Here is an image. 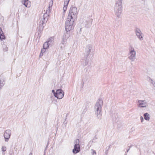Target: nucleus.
I'll return each mask as SVG.
<instances>
[{"label":"nucleus","instance_id":"f257e3e1","mask_svg":"<svg viewBox=\"0 0 155 155\" xmlns=\"http://www.w3.org/2000/svg\"><path fill=\"white\" fill-rule=\"evenodd\" d=\"M77 13V8L76 7L71 6L65 22V28L67 31H69L74 28V18H75Z\"/></svg>","mask_w":155,"mask_h":155},{"label":"nucleus","instance_id":"f03ea898","mask_svg":"<svg viewBox=\"0 0 155 155\" xmlns=\"http://www.w3.org/2000/svg\"><path fill=\"white\" fill-rule=\"evenodd\" d=\"M103 105V101L99 99L96 102L94 108L95 111V114L98 119L101 118L102 116L101 112L102 107Z\"/></svg>","mask_w":155,"mask_h":155},{"label":"nucleus","instance_id":"7ed1b4c3","mask_svg":"<svg viewBox=\"0 0 155 155\" xmlns=\"http://www.w3.org/2000/svg\"><path fill=\"white\" fill-rule=\"evenodd\" d=\"M114 9L115 15L118 18H120V15L122 11V4L115 3Z\"/></svg>","mask_w":155,"mask_h":155},{"label":"nucleus","instance_id":"20e7f679","mask_svg":"<svg viewBox=\"0 0 155 155\" xmlns=\"http://www.w3.org/2000/svg\"><path fill=\"white\" fill-rule=\"evenodd\" d=\"M79 143L80 141L78 139H77L74 141V148L72 150V152L74 154L77 153L80 151V147Z\"/></svg>","mask_w":155,"mask_h":155},{"label":"nucleus","instance_id":"39448f33","mask_svg":"<svg viewBox=\"0 0 155 155\" xmlns=\"http://www.w3.org/2000/svg\"><path fill=\"white\" fill-rule=\"evenodd\" d=\"M94 49L93 48V45L91 44L88 45L85 48L84 53L85 56L88 57L90 52L94 51Z\"/></svg>","mask_w":155,"mask_h":155},{"label":"nucleus","instance_id":"423d86ee","mask_svg":"<svg viewBox=\"0 0 155 155\" xmlns=\"http://www.w3.org/2000/svg\"><path fill=\"white\" fill-rule=\"evenodd\" d=\"M49 13H46V12L43 15V17L42 18V20L41 21L40 23V25L42 26V28H44L45 24L47 22V21L48 20L49 17Z\"/></svg>","mask_w":155,"mask_h":155},{"label":"nucleus","instance_id":"0eeeda50","mask_svg":"<svg viewBox=\"0 0 155 155\" xmlns=\"http://www.w3.org/2000/svg\"><path fill=\"white\" fill-rule=\"evenodd\" d=\"M148 105V104L145 100H138L137 102V106L140 108H145Z\"/></svg>","mask_w":155,"mask_h":155},{"label":"nucleus","instance_id":"6e6552de","mask_svg":"<svg viewBox=\"0 0 155 155\" xmlns=\"http://www.w3.org/2000/svg\"><path fill=\"white\" fill-rule=\"evenodd\" d=\"M64 92L61 89H58L56 91V93L55 94V97L58 99H61L64 97Z\"/></svg>","mask_w":155,"mask_h":155},{"label":"nucleus","instance_id":"1a4fd4ad","mask_svg":"<svg viewBox=\"0 0 155 155\" xmlns=\"http://www.w3.org/2000/svg\"><path fill=\"white\" fill-rule=\"evenodd\" d=\"M81 64L84 66H87L89 62L88 57L85 56L83 57L81 60Z\"/></svg>","mask_w":155,"mask_h":155},{"label":"nucleus","instance_id":"9d476101","mask_svg":"<svg viewBox=\"0 0 155 155\" xmlns=\"http://www.w3.org/2000/svg\"><path fill=\"white\" fill-rule=\"evenodd\" d=\"M130 55L128 57V58L132 61H134L135 59L136 56V52L134 48H132L129 52Z\"/></svg>","mask_w":155,"mask_h":155},{"label":"nucleus","instance_id":"9b49d317","mask_svg":"<svg viewBox=\"0 0 155 155\" xmlns=\"http://www.w3.org/2000/svg\"><path fill=\"white\" fill-rule=\"evenodd\" d=\"M11 131L10 130H7L4 132V137L5 139V141L8 142V141L11 136Z\"/></svg>","mask_w":155,"mask_h":155},{"label":"nucleus","instance_id":"f8f14e48","mask_svg":"<svg viewBox=\"0 0 155 155\" xmlns=\"http://www.w3.org/2000/svg\"><path fill=\"white\" fill-rule=\"evenodd\" d=\"M135 32L136 35L139 39L141 41L142 40L143 38V36L142 35L143 34L140 29L137 28L135 29Z\"/></svg>","mask_w":155,"mask_h":155},{"label":"nucleus","instance_id":"ddd939ff","mask_svg":"<svg viewBox=\"0 0 155 155\" xmlns=\"http://www.w3.org/2000/svg\"><path fill=\"white\" fill-rule=\"evenodd\" d=\"M65 30H66V29ZM71 30L69 31H67L66 30V32L64 33L62 38V43L61 44V45L62 44V45H64L65 44L64 43L66 41L67 39L69 37V35L67 32L70 31Z\"/></svg>","mask_w":155,"mask_h":155},{"label":"nucleus","instance_id":"4468645a","mask_svg":"<svg viewBox=\"0 0 155 155\" xmlns=\"http://www.w3.org/2000/svg\"><path fill=\"white\" fill-rule=\"evenodd\" d=\"M22 4L26 7L29 8L31 6L30 2L28 0H24L22 1Z\"/></svg>","mask_w":155,"mask_h":155},{"label":"nucleus","instance_id":"2eb2a0df","mask_svg":"<svg viewBox=\"0 0 155 155\" xmlns=\"http://www.w3.org/2000/svg\"><path fill=\"white\" fill-rule=\"evenodd\" d=\"M53 1L51 0L49 2V7L48 8V10H46V13H49L51 11V8L52 7L53 5Z\"/></svg>","mask_w":155,"mask_h":155},{"label":"nucleus","instance_id":"dca6fc26","mask_svg":"<svg viewBox=\"0 0 155 155\" xmlns=\"http://www.w3.org/2000/svg\"><path fill=\"white\" fill-rule=\"evenodd\" d=\"M49 44L46 41L45 42L43 45V49H42L41 52L45 51L46 49H47L49 46Z\"/></svg>","mask_w":155,"mask_h":155},{"label":"nucleus","instance_id":"f3484780","mask_svg":"<svg viewBox=\"0 0 155 155\" xmlns=\"http://www.w3.org/2000/svg\"><path fill=\"white\" fill-rule=\"evenodd\" d=\"M92 19H91V21H86L84 22V24L85 25V26L86 27L88 28L90 27V26L91 25L92 22Z\"/></svg>","mask_w":155,"mask_h":155},{"label":"nucleus","instance_id":"a211bd4d","mask_svg":"<svg viewBox=\"0 0 155 155\" xmlns=\"http://www.w3.org/2000/svg\"><path fill=\"white\" fill-rule=\"evenodd\" d=\"M5 37L4 35L3 31L2 28L0 27V39L1 40L5 39Z\"/></svg>","mask_w":155,"mask_h":155},{"label":"nucleus","instance_id":"6ab92c4d","mask_svg":"<svg viewBox=\"0 0 155 155\" xmlns=\"http://www.w3.org/2000/svg\"><path fill=\"white\" fill-rule=\"evenodd\" d=\"M143 117L144 119L146 120H149L150 119V115L147 113H145L143 114Z\"/></svg>","mask_w":155,"mask_h":155},{"label":"nucleus","instance_id":"aec40b11","mask_svg":"<svg viewBox=\"0 0 155 155\" xmlns=\"http://www.w3.org/2000/svg\"><path fill=\"white\" fill-rule=\"evenodd\" d=\"M53 38H49L48 40L47 41V42L50 45H51V44L53 43Z\"/></svg>","mask_w":155,"mask_h":155},{"label":"nucleus","instance_id":"412c9836","mask_svg":"<svg viewBox=\"0 0 155 155\" xmlns=\"http://www.w3.org/2000/svg\"><path fill=\"white\" fill-rule=\"evenodd\" d=\"M3 50L5 51H8V48L5 45H2Z\"/></svg>","mask_w":155,"mask_h":155},{"label":"nucleus","instance_id":"4be33fe9","mask_svg":"<svg viewBox=\"0 0 155 155\" xmlns=\"http://www.w3.org/2000/svg\"><path fill=\"white\" fill-rule=\"evenodd\" d=\"M68 5H67L66 3L65 4V2H64V7L63 8V10L64 11V13H65V11H66L67 8V6Z\"/></svg>","mask_w":155,"mask_h":155},{"label":"nucleus","instance_id":"5701e85b","mask_svg":"<svg viewBox=\"0 0 155 155\" xmlns=\"http://www.w3.org/2000/svg\"><path fill=\"white\" fill-rule=\"evenodd\" d=\"M122 0H116L115 3L122 4Z\"/></svg>","mask_w":155,"mask_h":155},{"label":"nucleus","instance_id":"b1692460","mask_svg":"<svg viewBox=\"0 0 155 155\" xmlns=\"http://www.w3.org/2000/svg\"><path fill=\"white\" fill-rule=\"evenodd\" d=\"M2 150L3 151V152L5 151L6 150V147H5V146H3L2 147Z\"/></svg>","mask_w":155,"mask_h":155},{"label":"nucleus","instance_id":"393cba45","mask_svg":"<svg viewBox=\"0 0 155 155\" xmlns=\"http://www.w3.org/2000/svg\"><path fill=\"white\" fill-rule=\"evenodd\" d=\"M91 150L92 151V155H96V153L95 151L93 149H92Z\"/></svg>","mask_w":155,"mask_h":155},{"label":"nucleus","instance_id":"a878e982","mask_svg":"<svg viewBox=\"0 0 155 155\" xmlns=\"http://www.w3.org/2000/svg\"><path fill=\"white\" fill-rule=\"evenodd\" d=\"M70 0H65V4H66L67 5H68Z\"/></svg>","mask_w":155,"mask_h":155},{"label":"nucleus","instance_id":"bb28decb","mask_svg":"<svg viewBox=\"0 0 155 155\" xmlns=\"http://www.w3.org/2000/svg\"><path fill=\"white\" fill-rule=\"evenodd\" d=\"M140 119L141 122L142 123L144 120V119H143V117L142 116H141L140 117Z\"/></svg>","mask_w":155,"mask_h":155},{"label":"nucleus","instance_id":"cd10ccee","mask_svg":"<svg viewBox=\"0 0 155 155\" xmlns=\"http://www.w3.org/2000/svg\"><path fill=\"white\" fill-rule=\"evenodd\" d=\"M4 81H2L1 80H0V85H2V84H3V86L4 85Z\"/></svg>","mask_w":155,"mask_h":155},{"label":"nucleus","instance_id":"c85d7f7f","mask_svg":"<svg viewBox=\"0 0 155 155\" xmlns=\"http://www.w3.org/2000/svg\"><path fill=\"white\" fill-rule=\"evenodd\" d=\"M52 93H53L54 96H55V94L56 93V91L55 92L54 90H52Z\"/></svg>","mask_w":155,"mask_h":155},{"label":"nucleus","instance_id":"c756f323","mask_svg":"<svg viewBox=\"0 0 155 155\" xmlns=\"http://www.w3.org/2000/svg\"><path fill=\"white\" fill-rule=\"evenodd\" d=\"M3 86V84L0 85V89H1L2 87Z\"/></svg>","mask_w":155,"mask_h":155},{"label":"nucleus","instance_id":"7c9ffc66","mask_svg":"<svg viewBox=\"0 0 155 155\" xmlns=\"http://www.w3.org/2000/svg\"><path fill=\"white\" fill-rule=\"evenodd\" d=\"M67 123V122H65V121H64V123H63V124H64L65 126H66Z\"/></svg>","mask_w":155,"mask_h":155},{"label":"nucleus","instance_id":"2f4dec72","mask_svg":"<svg viewBox=\"0 0 155 155\" xmlns=\"http://www.w3.org/2000/svg\"><path fill=\"white\" fill-rule=\"evenodd\" d=\"M110 146H109V147L108 148V149H107V150H106V154H107V151H108V149H109V148H110Z\"/></svg>","mask_w":155,"mask_h":155},{"label":"nucleus","instance_id":"473e14b6","mask_svg":"<svg viewBox=\"0 0 155 155\" xmlns=\"http://www.w3.org/2000/svg\"><path fill=\"white\" fill-rule=\"evenodd\" d=\"M130 147H129V149L127 150V153L128 152V151L130 149Z\"/></svg>","mask_w":155,"mask_h":155},{"label":"nucleus","instance_id":"72a5a7b5","mask_svg":"<svg viewBox=\"0 0 155 155\" xmlns=\"http://www.w3.org/2000/svg\"><path fill=\"white\" fill-rule=\"evenodd\" d=\"M97 139V137H96V136H95L94 137V138L93 140L94 139Z\"/></svg>","mask_w":155,"mask_h":155},{"label":"nucleus","instance_id":"f704fd0d","mask_svg":"<svg viewBox=\"0 0 155 155\" xmlns=\"http://www.w3.org/2000/svg\"><path fill=\"white\" fill-rule=\"evenodd\" d=\"M29 155H32V154L31 153H30Z\"/></svg>","mask_w":155,"mask_h":155},{"label":"nucleus","instance_id":"c9c22d12","mask_svg":"<svg viewBox=\"0 0 155 155\" xmlns=\"http://www.w3.org/2000/svg\"><path fill=\"white\" fill-rule=\"evenodd\" d=\"M53 97V96H51V97Z\"/></svg>","mask_w":155,"mask_h":155},{"label":"nucleus","instance_id":"e433bc0d","mask_svg":"<svg viewBox=\"0 0 155 155\" xmlns=\"http://www.w3.org/2000/svg\"><path fill=\"white\" fill-rule=\"evenodd\" d=\"M66 119H67V118H66L65 119V121L66 120Z\"/></svg>","mask_w":155,"mask_h":155},{"label":"nucleus","instance_id":"4c0bfd02","mask_svg":"<svg viewBox=\"0 0 155 155\" xmlns=\"http://www.w3.org/2000/svg\"><path fill=\"white\" fill-rule=\"evenodd\" d=\"M62 46H61V48H62Z\"/></svg>","mask_w":155,"mask_h":155},{"label":"nucleus","instance_id":"58836bf2","mask_svg":"<svg viewBox=\"0 0 155 155\" xmlns=\"http://www.w3.org/2000/svg\"><path fill=\"white\" fill-rule=\"evenodd\" d=\"M92 142H93V140H92Z\"/></svg>","mask_w":155,"mask_h":155}]
</instances>
